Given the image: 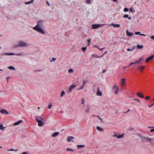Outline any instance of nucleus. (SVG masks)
I'll list each match as a JSON object with an SVG mask.
<instances>
[{
    "label": "nucleus",
    "instance_id": "obj_33",
    "mask_svg": "<svg viewBox=\"0 0 154 154\" xmlns=\"http://www.w3.org/2000/svg\"><path fill=\"white\" fill-rule=\"evenodd\" d=\"M73 72V70L71 69H69L68 70V72L69 73H72V72Z\"/></svg>",
    "mask_w": 154,
    "mask_h": 154
},
{
    "label": "nucleus",
    "instance_id": "obj_56",
    "mask_svg": "<svg viewBox=\"0 0 154 154\" xmlns=\"http://www.w3.org/2000/svg\"><path fill=\"white\" fill-rule=\"evenodd\" d=\"M106 70H103V72H102V73H104L106 72Z\"/></svg>",
    "mask_w": 154,
    "mask_h": 154
},
{
    "label": "nucleus",
    "instance_id": "obj_15",
    "mask_svg": "<svg viewBox=\"0 0 154 154\" xmlns=\"http://www.w3.org/2000/svg\"><path fill=\"white\" fill-rule=\"evenodd\" d=\"M126 33L127 35L128 36H131L133 35V33L129 32L128 30L126 31Z\"/></svg>",
    "mask_w": 154,
    "mask_h": 154
},
{
    "label": "nucleus",
    "instance_id": "obj_63",
    "mask_svg": "<svg viewBox=\"0 0 154 154\" xmlns=\"http://www.w3.org/2000/svg\"><path fill=\"white\" fill-rule=\"evenodd\" d=\"M9 79V77H8L7 78V82H8V79Z\"/></svg>",
    "mask_w": 154,
    "mask_h": 154
},
{
    "label": "nucleus",
    "instance_id": "obj_43",
    "mask_svg": "<svg viewBox=\"0 0 154 154\" xmlns=\"http://www.w3.org/2000/svg\"><path fill=\"white\" fill-rule=\"evenodd\" d=\"M124 18H128V14H125L123 16Z\"/></svg>",
    "mask_w": 154,
    "mask_h": 154
},
{
    "label": "nucleus",
    "instance_id": "obj_48",
    "mask_svg": "<svg viewBox=\"0 0 154 154\" xmlns=\"http://www.w3.org/2000/svg\"><path fill=\"white\" fill-rule=\"evenodd\" d=\"M105 48V47H104L103 48H98V49L99 50H100V51H102V50L104 49V48Z\"/></svg>",
    "mask_w": 154,
    "mask_h": 154
},
{
    "label": "nucleus",
    "instance_id": "obj_47",
    "mask_svg": "<svg viewBox=\"0 0 154 154\" xmlns=\"http://www.w3.org/2000/svg\"><path fill=\"white\" fill-rule=\"evenodd\" d=\"M99 119L102 122H103V119H102L100 117H99Z\"/></svg>",
    "mask_w": 154,
    "mask_h": 154
},
{
    "label": "nucleus",
    "instance_id": "obj_18",
    "mask_svg": "<svg viewBox=\"0 0 154 154\" xmlns=\"http://www.w3.org/2000/svg\"><path fill=\"white\" fill-rule=\"evenodd\" d=\"M74 138L73 137L70 136L67 138V141L68 142H70L72 140L74 139Z\"/></svg>",
    "mask_w": 154,
    "mask_h": 154
},
{
    "label": "nucleus",
    "instance_id": "obj_38",
    "mask_svg": "<svg viewBox=\"0 0 154 154\" xmlns=\"http://www.w3.org/2000/svg\"><path fill=\"white\" fill-rule=\"evenodd\" d=\"M134 48H133L132 49L128 48L127 49V50L128 51H132L134 50Z\"/></svg>",
    "mask_w": 154,
    "mask_h": 154
},
{
    "label": "nucleus",
    "instance_id": "obj_57",
    "mask_svg": "<svg viewBox=\"0 0 154 154\" xmlns=\"http://www.w3.org/2000/svg\"><path fill=\"white\" fill-rule=\"evenodd\" d=\"M134 130V129L132 128H131L129 129V131H133Z\"/></svg>",
    "mask_w": 154,
    "mask_h": 154
},
{
    "label": "nucleus",
    "instance_id": "obj_30",
    "mask_svg": "<svg viewBox=\"0 0 154 154\" xmlns=\"http://www.w3.org/2000/svg\"><path fill=\"white\" fill-rule=\"evenodd\" d=\"M8 68H9L11 70H15V68L14 67L11 66L8 67Z\"/></svg>",
    "mask_w": 154,
    "mask_h": 154
},
{
    "label": "nucleus",
    "instance_id": "obj_5",
    "mask_svg": "<svg viewBox=\"0 0 154 154\" xmlns=\"http://www.w3.org/2000/svg\"><path fill=\"white\" fill-rule=\"evenodd\" d=\"M19 45H18V46L23 47L26 46H27L26 43L23 41H20L19 42Z\"/></svg>",
    "mask_w": 154,
    "mask_h": 154
},
{
    "label": "nucleus",
    "instance_id": "obj_55",
    "mask_svg": "<svg viewBox=\"0 0 154 154\" xmlns=\"http://www.w3.org/2000/svg\"><path fill=\"white\" fill-rule=\"evenodd\" d=\"M94 47H95V48H97L98 49V48H99L98 47V46H97V45H95L94 46Z\"/></svg>",
    "mask_w": 154,
    "mask_h": 154
},
{
    "label": "nucleus",
    "instance_id": "obj_45",
    "mask_svg": "<svg viewBox=\"0 0 154 154\" xmlns=\"http://www.w3.org/2000/svg\"><path fill=\"white\" fill-rule=\"evenodd\" d=\"M154 105V103H152V104H151V105H148V106L149 107H151L152 106H153Z\"/></svg>",
    "mask_w": 154,
    "mask_h": 154
},
{
    "label": "nucleus",
    "instance_id": "obj_35",
    "mask_svg": "<svg viewBox=\"0 0 154 154\" xmlns=\"http://www.w3.org/2000/svg\"><path fill=\"white\" fill-rule=\"evenodd\" d=\"M87 82V81L86 80H83V86H84L85 84Z\"/></svg>",
    "mask_w": 154,
    "mask_h": 154
},
{
    "label": "nucleus",
    "instance_id": "obj_50",
    "mask_svg": "<svg viewBox=\"0 0 154 154\" xmlns=\"http://www.w3.org/2000/svg\"><path fill=\"white\" fill-rule=\"evenodd\" d=\"M129 11L131 12H132L133 11V9L132 8H130L129 9Z\"/></svg>",
    "mask_w": 154,
    "mask_h": 154
},
{
    "label": "nucleus",
    "instance_id": "obj_59",
    "mask_svg": "<svg viewBox=\"0 0 154 154\" xmlns=\"http://www.w3.org/2000/svg\"><path fill=\"white\" fill-rule=\"evenodd\" d=\"M22 154H27L26 152H23Z\"/></svg>",
    "mask_w": 154,
    "mask_h": 154
},
{
    "label": "nucleus",
    "instance_id": "obj_16",
    "mask_svg": "<svg viewBox=\"0 0 154 154\" xmlns=\"http://www.w3.org/2000/svg\"><path fill=\"white\" fill-rule=\"evenodd\" d=\"M135 34L136 35H141L143 36H145L146 35L145 34H141L140 32H135Z\"/></svg>",
    "mask_w": 154,
    "mask_h": 154
},
{
    "label": "nucleus",
    "instance_id": "obj_64",
    "mask_svg": "<svg viewBox=\"0 0 154 154\" xmlns=\"http://www.w3.org/2000/svg\"><path fill=\"white\" fill-rule=\"evenodd\" d=\"M130 111L129 109H128V111L127 112H128Z\"/></svg>",
    "mask_w": 154,
    "mask_h": 154
},
{
    "label": "nucleus",
    "instance_id": "obj_26",
    "mask_svg": "<svg viewBox=\"0 0 154 154\" xmlns=\"http://www.w3.org/2000/svg\"><path fill=\"white\" fill-rule=\"evenodd\" d=\"M65 94V92L64 91H62V93L61 94L60 97H62L64 96Z\"/></svg>",
    "mask_w": 154,
    "mask_h": 154
},
{
    "label": "nucleus",
    "instance_id": "obj_49",
    "mask_svg": "<svg viewBox=\"0 0 154 154\" xmlns=\"http://www.w3.org/2000/svg\"><path fill=\"white\" fill-rule=\"evenodd\" d=\"M150 132H154V128L151 129L150 130Z\"/></svg>",
    "mask_w": 154,
    "mask_h": 154
},
{
    "label": "nucleus",
    "instance_id": "obj_31",
    "mask_svg": "<svg viewBox=\"0 0 154 154\" xmlns=\"http://www.w3.org/2000/svg\"><path fill=\"white\" fill-rule=\"evenodd\" d=\"M90 109L89 107L88 106L87 108L85 110V112L87 113H88L89 112Z\"/></svg>",
    "mask_w": 154,
    "mask_h": 154
},
{
    "label": "nucleus",
    "instance_id": "obj_14",
    "mask_svg": "<svg viewBox=\"0 0 154 154\" xmlns=\"http://www.w3.org/2000/svg\"><path fill=\"white\" fill-rule=\"evenodd\" d=\"M1 112L2 114H8V112L6 110L3 109L0 111Z\"/></svg>",
    "mask_w": 154,
    "mask_h": 154
},
{
    "label": "nucleus",
    "instance_id": "obj_1",
    "mask_svg": "<svg viewBox=\"0 0 154 154\" xmlns=\"http://www.w3.org/2000/svg\"><path fill=\"white\" fill-rule=\"evenodd\" d=\"M42 22V20H40L39 21V22L38 23ZM33 29L35 30L36 31L38 32H39L42 34H45V32L42 29L40 28L39 27V25L38 24H37L35 27H34Z\"/></svg>",
    "mask_w": 154,
    "mask_h": 154
},
{
    "label": "nucleus",
    "instance_id": "obj_29",
    "mask_svg": "<svg viewBox=\"0 0 154 154\" xmlns=\"http://www.w3.org/2000/svg\"><path fill=\"white\" fill-rule=\"evenodd\" d=\"M137 48L139 49H141V48H143V45H137Z\"/></svg>",
    "mask_w": 154,
    "mask_h": 154
},
{
    "label": "nucleus",
    "instance_id": "obj_7",
    "mask_svg": "<svg viewBox=\"0 0 154 154\" xmlns=\"http://www.w3.org/2000/svg\"><path fill=\"white\" fill-rule=\"evenodd\" d=\"M145 68V66H139L138 67V69L141 72H142Z\"/></svg>",
    "mask_w": 154,
    "mask_h": 154
},
{
    "label": "nucleus",
    "instance_id": "obj_20",
    "mask_svg": "<svg viewBox=\"0 0 154 154\" xmlns=\"http://www.w3.org/2000/svg\"><path fill=\"white\" fill-rule=\"evenodd\" d=\"M111 25L113 26L114 28L116 27H120V25L118 24H114V23H112L111 24Z\"/></svg>",
    "mask_w": 154,
    "mask_h": 154
},
{
    "label": "nucleus",
    "instance_id": "obj_58",
    "mask_svg": "<svg viewBox=\"0 0 154 154\" xmlns=\"http://www.w3.org/2000/svg\"><path fill=\"white\" fill-rule=\"evenodd\" d=\"M84 86H83L82 87H81L80 88H79V89H82L84 87Z\"/></svg>",
    "mask_w": 154,
    "mask_h": 154
},
{
    "label": "nucleus",
    "instance_id": "obj_62",
    "mask_svg": "<svg viewBox=\"0 0 154 154\" xmlns=\"http://www.w3.org/2000/svg\"><path fill=\"white\" fill-rule=\"evenodd\" d=\"M14 150L13 149H10V150H9V151H13Z\"/></svg>",
    "mask_w": 154,
    "mask_h": 154
},
{
    "label": "nucleus",
    "instance_id": "obj_42",
    "mask_svg": "<svg viewBox=\"0 0 154 154\" xmlns=\"http://www.w3.org/2000/svg\"><path fill=\"white\" fill-rule=\"evenodd\" d=\"M15 55L17 56H21L23 55V53H19L15 54Z\"/></svg>",
    "mask_w": 154,
    "mask_h": 154
},
{
    "label": "nucleus",
    "instance_id": "obj_44",
    "mask_svg": "<svg viewBox=\"0 0 154 154\" xmlns=\"http://www.w3.org/2000/svg\"><path fill=\"white\" fill-rule=\"evenodd\" d=\"M86 47H82V49L83 51H85L86 50Z\"/></svg>",
    "mask_w": 154,
    "mask_h": 154
},
{
    "label": "nucleus",
    "instance_id": "obj_9",
    "mask_svg": "<svg viewBox=\"0 0 154 154\" xmlns=\"http://www.w3.org/2000/svg\"><path fill=\"white\" fill-rule=\"evenodd\" d=\"M96 94L97 96H101L102 95V92L100 91V88L99 87L97 88Z\"/></svg>",
    "mask_w": 154,
    "mask_h": 154
},
{
    "label": "nucleus",
    "instance_id": "obj_6",
    "mask_svg": "<svg viewBox=\"0 0 154 154\" xmlns=\"http://www.w3.org/2000/svg\"><path fill=\"white\" fill-rule=\"evenodd\" d=\"M102 26V25L100 24H94L92 25V27L93 29H96Z\"/></svg>",
    "mask_w": 154,
    "mask_h": 154
},
{
    "label": "nucleus",
    "instance_id": "obj_60",
    "mask_svg": "<svg viewBox=\"0 0 154 154\" xmlns=\"http://www.w3.org/2000/svg\"><path fill=\"white\" fill-rule=\"evenodd\" d=\"M127 67V66H125V67H124L123 68V69L124 70H125V69Z\"/></svg>",
    "mask_w": 154,
    "mask_h": 154
},
{
    "label": "nucleus",
    "instance_id": "obj_34",
    "mask_svg": "<svg viewBox=\"0 0 154 154\" xmlns=\"http://www.w3.org/2000/svg\"><path fill=\"white\" fill-rule=\"evenodd\" d=\"M52 106V104L51 103H49L48 105V108L50 109Z\"/></svg>",
    "mask_w": 154,
    "mask_h": 154
},
{
    "label": "nucleus",
    "instance_id": "obj_10",
    "mask_svg": "<svg viewBox=\"0 0 154 154\" xmlns=\"http://www.w3.org/2000/svg\"><path fill=\"white\" fill-rule=\"evenodd\" d=\"M76 85H71L68 88V90L70 92H71L72 91V90L74 88Z\"/></svg>",
    "mask_w": 154,
    "mask_h": 154
},
{
    "label": "nucleus",
    "instance_id": "obj_11",
    "mask_svg": "<svg viewBox=\"0 0 154 154\" xmlns=\"http://www.w3.org/2000/svg\"><path fill=\"white\" fill-rule=\"evenodd\" d=\"M43 121H40V120H37V121H36L38 123V125L39 127H41L44 124L42 122Z\"/></svg>",
    "mask_w": 154,
    "mask_h": 154
},
{
    "label": "nucleus",
    "instance_id": "obj_41",
    "mask_svg": "<svg viewBox=\"0 0 154 154\" xmlns=\"http://www.w3.org/2000/svg\"><path fill=\"white\" fill-rule=\"evenodd\" d=\"M150 98V96H146L145 97V99L146 100H148Z\"/></svg>",
    "mask_w": 154,
    "mask_h": 154
},
{
    "label": "nucleus",
    "instance_id": "obj_17",
    "mask_svg": "<svg viewBox=\"0 0 154 154\" xmlns=\"http://www.w3.org/2000/svg\"><path fill=\"white\" fill-rule=\"evenodd\" d=\"M59 134V132H56L52 134V137H57V135H58Z\"/></svg>",
    "mask_w": 154,
    "mask_h": 154
},
{
    "label": "nucleus",
    "instance_id": "obj_39",
    "mask_svg": "<svg viewBox=\"0 0 154 154\" xmlns=\"http://www.w3.org/2000/svg\"><path fill=\"white\" fill-rule=\"evenodd\" d=\"M124 11L125 12H127L128 11V9L127 8H125L124 9Z\"/></svg>",
    "mask_w": 154,
    "mask_h": 154
},
{
    "label": "nucleus",
    "instance_id": "obj_12",
    "mask_svg": "<svg viewBox=\"0 0 154 154\" xmlns=\"http://www.w3.org/2000/svg\"><path fill=\"white\" fill-rule=\"evenodd\" d=\"M143 138H144L145 140H146L147 141H148L149 142H151V141L153 140V138H150L148 137H143Z\"/></svg>",
    "mask_w": 154,
    "mask_h": 154
},
{
    "label": "nucleus",
    "instance_id": "obj_2",
    "mask_svg": "<svg viewBox=\"0 0 154 154\" xmlns=\"http://www.w3.org/2000/svg\"><path fill=\"white\" fill-rule=\"evenodd\" d=\"M143 60V58L141 57L139 59L137 60H136L134 62H131L130 64L128 66H130L131 65L133 64H140V62L142 60Z\"/></svg>",
    "mask_w": 154,
    "mask_h": 154
},
{
    "label": "nucleus",
    "instance_id": "obj_13",
    "mask_svg": "<svg viewBox=\"0 0 154 154\" xmlns=\"http://www.w3.org/2000/svg\"><path fill=\"white\" fill-rule=\"evenodd\" d=\"M126 79L125 78L122 79H121V85L122 86H123L125 84Z\"/></svg>",
    "mask_w": 154,
    "mask_h": 154
},
{
    "label": "nucleus",
    "instance_id": "obj_25",
    "mask_svg": "<svg viewBox=\"0 0 154 154\" xmlns=\"http://www.w3.org/2000/svg\"><path fill=\"white\" fill-rule=\"evenodd\" d=\"M92 57H94V58H99L101 57L97 55L94 54H92Z\"/></svg>",
    "mask_w": 154,
    "mask_h": 154
},
{
    "label": "nucleus",
    "instance_id": "obj_23",
    "mask_svg": "<svg viewBox=\"0 0 154 154\" xmlns=\"http://www.w3.org/2000/svg\"><path fill=\"white\" fill-rule=\"evenodd\" d=\"M85 146L84 145H78L77 146V147L79 149L80 148H84L85 147Z\"/></svg>",
    "mask_w": 154,
    "mask_h": 154
},
{
    "label": "nucleus",
    "instance_id": "obj_36",
    "mask_svg": "<svg viewBox=\"0 0 154 154\" xmlns=\"http://www.w3.org/2000/svg\"><path fill=\"white\" fill-rule=\"evenodd\" d=\"M81 101H82V104H84L85 101L84 99L83 98H82V99Z\"/></svg>",
    "mask_w": 154,
    "mask_h": 154
},
{
    "label": "nucleus",
    "instance_id": "obj_3",
    "mask_svg": "<svg viewBox=\"0 0 154 154\" xmlns=\"http://www.w3.org/2000/svg\"><path fill=\"white\" fill-rule=\"evenodd\" d=\"M124 135V134H123L122 135H120L116 132H114V134L112 136V137H116L118 139L122 138Z\"/></svg>",
    "mask_w": 154,
    "mask_h": 154
},
{
    "label": "nucleus",
    "instance_id": "obj_53",
    "mask_svg": "<svg viewBox=\"0 0 154 154\" xmlns=\"http://www.w3.org/2000/svg\"><path fill=\"white\" fill-rule=\"evenodd\" d=\"M140 137L142 139V140H144V139H145L144 138H143V137L142 136V135H140Z\"/></svg>",
    "mask_w": 154,
    "mask_h": 154
},
{
    "label": "nucleus",
    "instance_id": "obj_51",
    "mask_svg": "<svg viewBox=\"0 0 154 154\" xmlns=\"http://www.w3.org/2000/svg\"><path fill=\"white\" fill-rule=\"evenodd\" d=\"M134 100H137V102H140V100L139 99H134Z\"/></svg>",
    "mask_w": 154,
    "mask_h": 154
},
{
    "label": "nucleus",
    "instance_id": "obj_32",
    "mask_svg": "<svg viewBox=\"0 0 154 154\" xmlns=\"http://www.w3.org/2000/svg\"><path fill=\"white\" fill-rule=\"evenodd\" d=\"M66 150L67 151H72V152H73L74 151V150L73 149H70V148H67V149H66Z\"/></svg>",
    "mask_w": 154,
    "mask_h": 154
},
{
    "label": "nucleus",
    "instance_id": "obj_24",
    "mask_svg": "<svg viewBox=\"0 0 154 154\" xmlns=\"http://www.w3.org/2000/svg\"><path fill=\"white\" fill-rule=\"evenodd\" d=\"M5 128L4 127L3 125L0 124V130L3 131Z\"/></svg>",
    "mask_w": 154,
    "mask_h": 154
},
{
    "label": "nucleus",
    "instance_id": "obj_61",
    "mask_svg": "<svg viewBox=\"0 0 154 154\" xmlns=\"http://www.w3.org/2000/svg\"><path fill=\"white\" fill-rule=\"evenodd\" d=\"M128 18L129 20H131V17H128Z\"/></svg>",
    "mask_w": 154,
    "mask_h": 154
},
{
    "label": "nucleus",
    "instance_id": "obj_4",
    "mask_svg": "<svg viewBox=\"0 0 154 154\" xmlns=\"http://www.w3.org/2000/svg\"><path fill=\"white\" fill-rule=\"evenodd\" d=\"M112 89L115 90L114 93L116 94H118V92L119 91V88L118 86H117L116 85H114Z\"/></svg>",
    "mask_w": 154,
    "mask_h": 154
},
{
    "label": "nucleus",
    "instance_id": "obj_27",
    "mask_svg": "<svg viewBox=\"0 0 154 154\" xmlns=\"http://www.w3.org/2000/svg\"><path fill=\"white\" fill-rule=\"evenodd\" d=\"M137 96L143 98L144 97L143 96V95H141L140 93H137Z\"/></svg>",
    "mask_w": 154,
    "mask_h": 154
},
{
    "label": "nucleus",
    "instance_id": "obj_52",
    "mask_svg": "<svg viewBox=\"0 0 154 154\" xmlns=\"http://www.w3.org/2000/svg\"><path fill=\"white\" fill-rule=\"evenodd\" d=\"M151 38L152 39H154V35H152V36L151 37Z\"/></svg>",
    "mask_w": 154,
    "mask_h": 154
},
{
    "label": "nucleus",
    "instance_id": "obj_19",
    "mask_svg": "<svg viewBox=\"0 0 154 154\" xmlns=\"http://www.w3.org/2000/svg\"><path fill=\"white\" fill-rule=\"evenodd\" d=\"M22 122V120H19L17 122H15L13 125L14 126L20 124Z\"/></svg>",
    "mask_w": 154,
    "mask_h": 154
},
{
    "label": "nucleus",
    "instance_id": "obj_46",
    "mask_svg": "<svg viewBox=\"0 0 154 154\" xmlns=\"http://www.w3.org/2000/svg\"><path fill=\"white\" fill-rule=\"evenodd\" d=\"M56 60V59L55 58H52V60H51V62L52 61H54Z\"/></svg>",
    "mask_w": 154,
    "mask_h": 154
},
{
    "label": "nucleus",
    "instance_id": "obj_21",
    "mask_svg": "<svg viewBox=\"0 0 154 154\" xmlns=\"http://www.w3.org/2000/svg\"><path fill=\"white\" fill-rule=\"evenodd\" d=\"M97 129L98 131H100L102 132L103 131V129L102 128L99 126H97Z\"/></svg>",
    "mask_w": 154,
    "mask_h": 154
},
{
    "label": "nucleus",
    "instance_id": "obj_28",
    "mask_svg": "<svg viewBox=\"0 0 154 154\" xmlns=\"http://www.w3.org/2000/svg\"><path fill=\"white\" fill-rule=\"evenodd\" d=\"M91 42V39L90 38L88 39V42H87L88 43V46H90V45Z\"/></svg>",
    "mask_w": 154,
    "mask_h": 154
},
{
    "label": "nucleus",
    "instance_id": "obj_40",
    "mask_svg": "<svg viewBox=\"0 0 154 154\" xmlns=\"http://www.w3.org/2000/svg\"><path fill=\"white\" fill-rule=\"evenodd\" d=\"M91 2V0H87L86 1V3L87 4H90Z\"/></svg>",
    "mask_w": 154,
    "mask_h": 154
},
{
    "label": "nucleus",
    "instance_id": "obj_8",
    "mask_svg": "<svg viewBox=\"0 0 154 154\" xmlns=\"http://www.w3.org/2000/svg\"><path fill=\"white\" fill-rule=\"evenodd\" d=\"M35 119L36 121H37V120H38L44 121V119L43 117L40 116H35Z\"/></svg>",
    "mask_w": 154,
    "mask_h": 154
},
{
    "label": "nucleus",
    "instance_id": "obj_37",
    "mask_svg": "<svg viewBox=\"0 0 154 154\" xmlns=\"http://www.w3.org/2000/svg\"><path fill=\"white\" fill-rule=\"evenodd\" d=\"M6 55H14V54L13 53H7L6 54Z\"/></svg>",
    "mask_w": 154,
    "mask_h": 154
},
{
    "label": "nucleus",
    "instance_id": "obj_54",
    "mask_svg": "<svg viewBox=\"0 0 154 154\" xmlns=\"http://www.w3.org/2000/svg\"><path fill=\"white\" fill-rule=\"evenodd\" d=\"M46 3H47V4L48 5V6H50V4L49 3V2L48 1L46 2Z\"/></svg>",
    "mask_w": 154,
    "mask_h": 154
},
{
    "label": "nucleus",
    "instance_id": "obj_22",
    "mask_svg": "<svg viewBox=\"0 0 154 154\" xmlns=\"http://www.w3.org/2000/svg\"><path fill=\"white\" fill-rule=\"evenodd\" d=\"M34 0H31L29 2H25V3L26 5H27L33 3L34 2Z\"/></svg>",
    "mask_w": 154,
    "mask_h": 154
}]
</instances>
